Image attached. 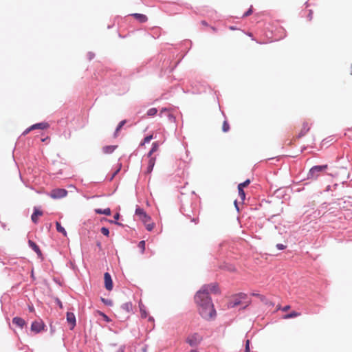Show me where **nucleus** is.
<instances>
[{
    "label": "nucleus",
    "mask_w": 352,
    "mask_h": 352,
    "mask_svg": "<svg viewBox=\"0 0 352 352\" xmlns=\"http://www.w3.org/2000/svg\"><path fill=\"white\" fill-rule=\"evenodd\" d=\"M206 302L203 305V307L199 308V311L201 316L206 319H212L215 316V310L211 299H206Z\"/></svg>",
    "instance_id": "obj_1"
},
{
    "label": "nucleus",
    "mask_w": 352,
    "mask_h": 352,
    "mask_svg": "<svg viewBox=\"0 0 352 352\" xmlns=\"http://www.w3.org/2000/svg\"><path fill=\"white\" fill-rule=\"evenodd\" d=\"M135 215L145 224L146 228L148 231H151L153 229L154 223H147L150 221L151 218L142 208H138L135 210Z\"/></svg>",
    "instance_id": "obj_2"
},
{
    "label": "nucleus",
    "mask_w": 352,
    "mask_h": 352,
    "mask_svg": "<svg viewBox=\"0 0 352 352\" xmlns=\"http://www.w3.org/2000/svg\"><path fill=\"white\" fill-rule=\"evenodd\" d=\"M202 336L198 333L190 334L186 338V342L191 346H197L202 341Z\"/></svg>",
    "instance_id": "obj_3"
},
{
    "label": "nucleus",
    "mask_w": 352,
    "mask_h": 352,
    "mask_svg": "<svg viewBox=\"0 0 352 352\" xmlns=\"http://www.w3.org/2000/svg\"><path fill=\"white\" fill-rule=\"evenodd\" d=\"M206 299H210L206 292L203 291H198L195 296V300L199 308L203 307V305L206 302Z\"/></svg>",
    "instance_id": "obj_4"
},
{
    "label": "nucleus",
    "mask_w": 352,
    "mask_h": 352,
    "mask_svg": "<svg viewBox=\"0 0 352 352\" xmlns=\"http://www.w3.org/2000/svg\"><path fill=\"white\" fill-rule=\"evenodd\" d=\"M327 168V165L315 166L312 167L309 172V178L316 179L320 173Z\"/></svg>",
    "instance_id": "obj_5"
},
{
    "label": "nucleus",
    "mask_w": 352,
    "mask_h": 352,
    "mask_svg": "<svg viewBox=\"0 0 352 352\" xmlns=\"http://www.w3.org/2000/svg\"><path fill=\"white\" fill-rule=\"evenodd\" d=\"M67 195V191L65 189L63 188H55L53 189L50 193V196L52 199H60L66 197Z\"/></svg>",
    "instance_id": "obj_6"
},
{
    "label": "nucleus",
    "mask_w": 352,
    "mask_h": 352,
    "mask_svg": "<svg viewBox=\"0 0 352 352\" xmlns=\"http://www.w3.org/2000/svg\"><path fill=\"white\" fill-rule=\"evenodd\" d=\"M45 324L42 320H36L32 323L31 330L36 333L41 332L44 329Z\"/></svg>",
    "instance_id": "obj_7"
},
{
    "label": "nucleus",
    "mask_w": 352,
    "mask_h": 352,
    "mask_svg": "<svg viewBox=\"0 0 352 352\" xmlns=\"http://www.w3.org/2000/svg\"><path fill=\"white\" fill-rule=\"evenodd\" d=\"M200 291H203L204 292H206L208 294V296H209V293H217L219 292L218 287L216 283H212L210 285H206L202 287V288L200 289Z\"/></svg>",
    "instance_id": "obj_8"
},
{
    "label": "nucleus",
    "mask_w": 352,
    "mask_h": 352,
    "mask_svg": "<svg viewBox=\"0 0 352 352\" xmlns=\"http://www.w3.org/2000/svg\"><path fill=\"white\" fill-rule=\"evenodd\" d=\"M104 287L108 291H111L113 289V281L109 273L106 272L104 274Z\"/></svg>",
    "instance_id": "obj_9"
},
{
    "label": "nucleus",
    "mask_w": 352,
    "mask_h": 352,
    "mask_svg": "<svg viewBox=\"0 0 352 352\" xmlns=\"http://www.w3.org/2000/svg\"><path fill=\"white\" fill-rule=\"evenodd\" d=\"M310 126H311V124L309 122H307V121L303 122V123L302 124V128H301L300 132L298 133L297 137L298 138H300L303 137L304 135H305L309 131Z\"/></svg>",
    "instance_id": "obj_10"
},
{
    "label": "nucleus",
    "mask_w": 352,
    "mask_h": 352,
    "mask_svg": "<svg viewBox=\"0 0 352 352\" xmlns=\"http://www.w3.org/2000/svg\"><path fill=\"white\" fill-rule=\"evenodd\" d=\"M67 321L71 324L70 329L72 330L76 326V317L73 313H67Z\"/></svg>",
    "instance_id": "obj_11"
},
{
    "label": "nucleus",
    "mask_w": 352,
    "mask_h": 352,
    "mask_svg": "<svg viewBox=\"0 0 352 352\" xmlns=\"http://www.w3.org/2000/svg\"><path fill=\"white\" fill-rule=\"evenodd\" d=\"M12 323L20 329H23L26 325V322L20 317H14L12 319Z\"/></svg>",
    "instance_id": "obj_12"
},
{
    "label": "nucleus",
    "mask_w": 352,
    "mask_h": 352,
    "mask_svg": "<svg viewBox=\"0 0 352 352\" xmlns=\"http://www.w3.org/2000/svg\"><path fill=\"white\" fill-rule=\"evenodd\" d=\"M49 126H50V125L47 122H41V123H37V124L32 125L31 129H33L34 130V129L43 130V129H48Z\"/></svg>",
    "instance_id": "obj_13"
},
{
    "label": "nucleus",
    "mask_w": 352,
    "mask_h": 352,
    "mask_svg": "<svg viewBox=\"0 0 352 352\" xmlns=\"http://www.w3.org/2000/svg\"><path fill=\"white\" fill-rule=\"evenodd\" d=\"M28 244L30 247L37 254V255L40 257L42 256L41 251L38 246L34 241L29 240Z\"/></svg>",
    "instance_id": "obj_14"
},
{
    "label": "nucleus",
    "mask_w": 352,
    "mask_h": 352,
    "mask_svg": "<svg viewBox=\"0 0 352 352\" xmlns=\"http://www.w3.org/2000/svg\"><path fill=\"white\" fill-rule=\"evenodd\" d=\"M131 15L140 23H145L148 20L147 16L142 14L134 13Z\"/></svg>",
    "instance_id": "obj_15"
},
{
    "label": "nucleus",
    "mask_w": 352,
    "mask_h": 352,
    "mask_svg": "<svg viewBox=\"0 0 352 352\" xmlns=\"http://www.w3.org/2000/svg\"><path fill=\"white\" fill-rule=\"evenodd\" d=\"M43 215V212L35 208L34 213L32 214L31 219L34 223H37L38 217Z\"/></svg>",
    "instance_id": "obj_16"
},
{
    "label": "nucleus",
    "mask_w": 352,
    "mask_h": 352,
    "mask_svg": "<svg viewBox=\"0 0 352 352\" xmlns=\"http://www.w3.org/2000/svg\"><path fill=\"white\" fill-rule=\"evenodd\" d=\"M117 147H118V146H113V145L105 146L102 148V151L106 154H110V153H113Z\"/></svg>",
    "instance_id": "obj_17"
},
{
    "label": "nucleus",
    "mask_w": 352,
    "mask_h": 352,
    "mask_svg": "<svg viewBox=\"0 0 352 352\" xmlns=\"http://www.w3.org/2000/svg\"><path fill=\"white\" fill-rule=\"evenodd\" d=\"M95 212L97 214H105L107 216H109L111 214V209L109 208H105L104 210H102V209H100V208L95 209Z\"/></svg>",
    "instance_id": "obj_18"
},
{
    "label": "nucleus",
    "mask_w": 352,
    "mask_h": 352,
    "mask_svg": "<svg viewBox=\"0 0 352 352\" xmlns=\"http://www.w3.org/2000/svg\"><path fill=\"white\" fill-rule=\"evenodd\" d=\"M155 162V157H150L149 161H148V164L147 170H146V173H151V171L153 170V168L154 167Z\"/></svg>",
    "instance_id": "obj_19"
},
{
    "label": "nucleus",
    "mask_w": 352,
    "mask_h": 352,
    "mask_svg": "<svg viewBox=\"0 0 352 352\" xmlns=\"http://www.w3.org/2000/svg\"><path fill=\"white\" fill-rule=\"evenodd\" d=\"M300 316V313L297 312L296 311H292L291 313L285 315L283 318V319H289L295 317H298Z\"/></svg>",
    "instance_id": "obj_20"
},
{
    "label": "nucleus",
    "mask_w": 352,
    "mask_h": 352,
    "mask_svg": "<svg viewBox=\"0 0 352 352\" xmlns=\"http://www.w3.org/2000/svg\"><path fill=\"white\" fill-rule=\"evenodd\" d=\"M158 149V144L157 142H154L153 143V145H152V148L151 149V151H149V153H148V157H151V155L152 154L157 151Z\"/></svg>",
    "instance_id": "obj_21"
},
{
    "label": "nucleus",
    "mask_w": 352,
    "mask_h": 352,
    "mask_svg": "<svg viewBox=\"0 0 352 352\" xmlns=\"http://www.w3.org/2000/svg\"><path fill=\"white\" fill-rule=\"evenodd\" d=\"M56 230L58 232H61L63 234L64 236L67 235V232L63 227L61 226L60 223L58 222H56Z\"/></svg>",
    "instance_id": "obj_22"
},
{
    "label": "nucleus",
    "mask_w": 352,
    "mask_h": 352,
    "mask_svg": "<svg viewBox=\"0 0 352 352\" xmlns=\"http://www.w3.org/2000/svg\"><path fill=\"white\" fill-rule=\"evenodd\" d=\"M126 122V121L125 120H122L118 125L116 129V131H115V135L114 136L116 137L117 136V134L119 132V131L122 129V127L125 124V123Z\"/></svg>",
    "instance_id": "obj_23"
},
{
    "label": "nucleus",
    "mask_w": 352,
    "mask_h": 352,
    "mask_svg": "<svg viewBox=\"0 0 352 352\" xmlns=\"http://www.w3.org/2000/svg\"><path fill=\"white\" fill-rule=\"evenodd\" d=\"M239 195L241 198V201H243L245 199V193L243 188L238 187Z\"/></svg>",
    "instance_id": "obj_24"
},
{
    "label": "nucleus",
    "mask_w": 352,
    "mask_h": 352,
    "mask_svg": "<svg viewBox=\"0 0 352 352\" xmlns=\"http://www.w3.org/2000/svg\"><path fill=\"white\" fill-rule=\"evenodd\" d=\"M157 113V110L156 108H151L148 110L146 114L148 116H153L156 115Z\"/></svg>",
    "instance_id": "obj_25"
},
{
    "label": "nucleus",
    "mask_w": 352,
    "mask_h": 352,
    "mask_svg": "<svg viewBox=\"0 0 352 352\" xmlns=\"http://www.w3.org/2000/svg\"><path fill=\"white\" fill-rule=\"evenodd\" d=\"M222 130L223 132H228L230 130V125L226 120L223 123Z\"/></svg>",
    "instance_id": "obj_26"
},
{
    "label": "nucleus",
    "mask_w": 352,
    "mask_h": 352,
    "mask_svg": "<svg viewBox=\"0 0 352 352\" xmlns=\"http://www.w3.org/2000/svg\"><path fill=\"white\" fill-rule=\"evenodd\" d=\"M250 184V180L247 179L244 182L239 184L238 185V187L243 189L244 188L247 187Z\"/></svg>",
    "instance_id": "obj_27"
},
{
    "label": "nucleus",
    "mask_w": 352,
    "mask_h": 352,
    "mask_svg": "<svg viewBox=\"0 0 352 352\" xmlns=\"http://www.w3.org/2000/svg\"><path fill=\"white\" fill-rule=\"evenodd\" d=\"M153 139V135H150L144 138V142L141 144L144 145L145 143H148Z\"/></svg>",
    "instance_id": "obj_28"
},
{
    "label": "nucleus",
    "mask_w": 352,
    "mask_h": 352,
    "mask_svg": "<svg viewBox=\"0 0 352 352\" xmlns=\"http://www.w3.org/2000/svg\"><path fill=\"white\" fill-rule=\"evenodd\" d=\"M101 232L102 234H103L104 236H109V230L108 228H105V227H102L101 228Z\"/></svg>",
    "instance_id": "obj_29"
},
{
    "label": "nucleus",
    "mask_w": 352,
    "mask_h": 352,
    "mask_svg": "<svg viewBox=\"0 0 352 352\" xmlns=\"http://www.w3.org/2000/svg\"><path fill=\"white\" fill-rule=\"evenodd\" d=\"M122 308L123 309L126 310L127 311H129V309L131 308V303H125L122 306Z\"/></svg>",
    "instance_id": "obj_30"
},
{
    "label": "nucleus",
    "mask_w": 352,
    "mask_h": 352,
    "mask_svg": "<svg viewBox=\"0 0 352 352\" xmlns=\"http://www.w3.org/2000/svg\"><path fill=\"white\" fill-rule=\"evenodd\" d=\"M140 309L142 318H146L148 314L146 312V311L143 309V307L142 306H140Z\"/></svg>",
    "instance_id": "obj_31"
},
{
    "label": "nucleus",
    "mask_w": 352,
    "mask_h": 352,
    "mask_svg": "<svg viewBox=\"0 0 352 352\" xmlns=\"http://www.w3.org/2000/svg\"><path fill=\"white\" fill-rule=\"evenodd\" d=\"M139 248L142 249V251L144 252L145 249V241H141L138 244Z\"/></svg>",
    "instance_id": "obj_32"
},
{
    "label": "nucleus",
    "mask_w": 352,
    "mask_h": 352,
    "mask_svg": "<svg viewBox=\"0 0 352 352\" xmlns=\"http://www.w3.org/2000/svg\"><path fill=\"white\" fill-rule=\"evenodd\" d=\"M245 352H250V340H246Z\"/></svg>",
    "instance_id": "obj_33"
},
{
    "label": "nucleus",
    "mask_w": 352,
    "mask_h": 352,
    "mask_svg": "<svg viewBox=\"0 0 352 352\" xmlns=\"http://www.w3.org/2000/svg\"><path fill=\"white\" fill-rule=\"evenodd\" d=\"M252 13V9L250 8L245 13L243 14V17L248 16Z\"/></svg>",
    "instance_id": "obj_34"
},
{
    "label": "nucleus",
    "mask_w": 352,
    "mask_h": 352,
    "mask_svg": "<svg viewBox=\"0 0 352 352\" xmlns=\"http://www.w3.org/2000/svg\"><path fill=\"white\" fill-rule=\"evenodd\" d=\"M276 247H277V248H278V250H284V249H285V248H286V246H285V245H283V244H280V243L277 244V245H276Z\"/></svg>",
    "instance_id": "obj_35"
},
{
    "label": "nucleus",
    "mask_w": 352,
    "mask_h": 352,
    "mask_svg": "<svg viewBox=\"0 0 352 352\" xmlns=\"http://www.w3.org/2000/svg\"><path fill=\"white\" fill-rule=\"evenodd\" d=\"M34 130L33 129H31V126H30L29 128H28L24 132H23V135H26L28 134L29 132H30L31 131Z\"/></svg>",
    "instance_id": "obj_36"
},
{
    "label": "nucleus",
    "mask_w": 352,
    "mask_h": 352,
    "mask_svg": "<svg viewBox=\"0 0 352 352\" xmlns=\"http://www.w3.org/2000/svg\"><path fill=\"white\" fill-rule=\"evenodd\" d=\"M289 309H290V306L289 305H286V306H285L284 307L282 308V311H287Z\"/></svg>",
    "instance_id": "obj_37"
},
{
    "label": "nucleus",
    "mask_w": 352,
    "mask_h": 352,
    "mask_svg": "<svg viewBox=\"0 0 352 352\" xmlns=\"http://www.w3.org/2000/svg\"><path fill=\"white\" fill-rule=\"evenodd\" d=\"M119 217H120V214H119L118 213H117V214H116L114 215V219H115L116 220H118V219H119Z\"/></svg>",
    "instance_id": "obj_38"
},
{
    "label": "nucleus",
    "mask_w": 352,
    "mask_h": 352,
    "mask_svg": "<svg viewBox=\"0 0 352 352\" xmlns=\"http://www.w3.org/2000/svg\"><path fill=\"white\" fill-rule=\"evenodd\" d=\"M201 24H202V25H205V26H207V25H208V23H207V22H206V21H201Z\"/></svg>",
    "instance_id": "obj_39"
},
{
    "label": "nucleus",
    "mask_w": 352,
    "mask_h": 352,
    "mask_svg": "<svg viewBox=\"0 0 352 352\" xmlns=\"http://www.w3.org/2000/svg\"><path fill=\"white\" fill-rule=\"evenodd\" d=\"M239 305V301H235V302H234L233 307L236 306V305Z\"/></svg>",
    "instance_id": "obj_40"
},
{
    "label": "nucleus",
    "mask_w": 352,
    "mask_h": 352,
    "mask_svg": "<svg viewBox=\"0 0 352 352\" xmlns=\"http://www.w3.org/2000/svg\"><path fill=\"white\" fill-rule=\"evenodd\" d=\"M148 320L151 321V322H153L154 321V319L153 317H149L148 318Z\"/></svg>",
    "instance_id": "obj_41"
},
{
    "label": "nucleus",
    "mask_w": 352,
    "mask_h": 352,
    "mask_svg": "<svg viewBox=\"0 0 352 352\" xmlns=\"http://www.w3.org/2000/svg\"><path fill=\"white\" fill-rule=\"evenodd\" d=\"M211 30H212L213 32H216V31H217V29H216L214 27H211Z\"/></svg>",
    "instance_id": "obj_42"
},
{
    "label": "nucleus",
    "mask_w": 352,
    "mask_h": 352,
    "mask_svg": "<svg viewBox=\"0 0 352 352\" xmlns=\"http://www.w3.org/2000/svg\"><path fill=\"white\" fill-rule=\"evenodd\" d=\"M29 309H30V311H34V307H30Z\"/></svg>",
    "instance_id": "obj_43"
},
{
    "label": "nucleus",
    "mask_w": 352,
    "mask_h": 352,
    "mask_svg": "<svg viewBox=\"0 0 352 352\" xmlns=\"http://www.w3.org/2000/svg\"><path fill=\"white\" fill-rule=\"evenodd\" d=\"M230 30H235V28H234V27H232V26H230Z\"/></svg>",
    "instance_id": "obj_44"
},
{
    "label": "nucleus",
    "mask_w": 352,
    "mask_h": 352,
    "mask_svg": "<svg viewBox=\"0 0 352 352\" xmlns=\"http://www.w3.org/2000/svg\"><path fill=\"white\" fill-rule=\"evenodd\" d=\"M118 171V170L117 171H116V172H115V173L113 174V177H114V175H115L116 174H117Z\"/></svg>",
    "instance_id": "obj_45"
},
{
    "label": "nucleus",
    "mask_w": 352,
    "mask_h": 352,
    "mask_svg": "<svg viewBox=\"0 0 352 352\" xmlns=\"http://www.w3.org/2000/svg\"><path fill=\"white\" fill-rule=\"evenodd\" d=\"M166 109H164L163 110H161V112L165 111Z\"/></svg>",
    "instance_id": "obj_46"
},
{
    "label": "nucleus",
    "mask_w": 352,
    "mask_h": 352,
    "mask_svg": "<svg viewBox=\"0 0 352 352\" xmlns=\"http://www.w3.org/2000/svg\"><path fill=\"white\" fill-rule=\"evenodd\" d=\"M166 109H164L163 110H161V112L165 111Z\"/></svg>",
    "instance_id": "obj_47"
},
{
    "label": "nucleus",
    "mask_w": 352,
    "mask_h": 352,
    "mask_svg": "<svg viewBox=\"0 0 352 352\" xmlns=\"http://www.w3.org/2000/svg\"><path fill=\"white\" fill-rule=\"evenodd\" d=\"M166 109H164L163 110H161V112L165 111Z\"/></svg>",
    "instance_id": "obj_48"
},
{
    "label": "nucleus",
    "mask_w": 352,
    "mask_h": 352,
    "mask_svg": "<svg viewBox=\"0 0 352 352\" xmlns=\"http://www.w3.org/2000/svg\"><path fill=\"white\" fill-rule=\"evenodd\" d=\"M248 35H249L250 36H252V34H251V33H249V34H248Z\"/></svg>",
    "instance_id": "obj_49"
}]
</instances>
